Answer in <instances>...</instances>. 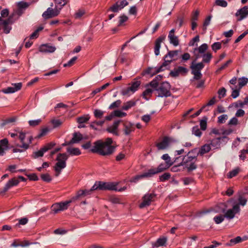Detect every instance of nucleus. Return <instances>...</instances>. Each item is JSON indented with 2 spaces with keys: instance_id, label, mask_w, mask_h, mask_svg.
I'll list each match as a JSON object with an SVG mask.
<instances>
[{
  "instance_id": "41",
  "label": "nucleus",
  "mask_w": 248,
  "mask_h": 248,
  "mask_svg": "<svg viewBox=\"0 0 248 248\" xmlns=\"http://www.w3.org/2000/svg\"><path fill=\"white\" fill-rule=\"evenodd\" d=\"M242 241V239L240 236H237L235 238L231 239L228 243V245L232 246L241 242Z\"/></svg>"
},
{
  "instance_id": "31",
  "label": "nucleus",
  "mask_w": 248,
  "mask_h": 248,
  "mask_svg": "<svg viewBox=\"0 0 248 248\" xmlns=\"http://www.w3.org/2000/svg\"><path fill=\"white\" fill-rule=\"evenodd\" d=\"M219 139L217 138L212 140L209 144L210 146L212 147L214 149H219L220 148V141H219Z\"/></svg>"
},
{
  "instance_id": "1",
  "label": "nucleus",
  "mask_w": 248,
  "mask_h": 248,
  "mask_svg": "<svg viewBox=\"0 0 248 248\" xmlns=\"http://www.w3.org/2000/svg\"><path fill=\"white\" fill-rule=\"evenodd\" d=\"M115 148L114 146L104 144L101 140H99L94 143V145L90 151L93 153H98L103 156H108L114 152Z\"/></svg>"
},
{
  "instance_id": "45",
  "label": "nucleus",
  "mask_w": 248,
  "mask_h": 248,
  "mask_svg": "<svg viewBox=\"0 0 248 248\" xmlns=\"http://www.w3.org/2000/svg\"><path fill=\"white\" fill-rule=\"evenodd\" d=\"M49 131V129L47 127L43 128L41 130L40 133L35 138L40 139V138L46 135Z\"/></svg>"
},
{
  "instance_id": "7",
  "label": "nucleus",
  "mask_w": 248,
  "mask_h": 248,
  "mask_svg": "<svg viewBox=\"0 0 248 248\" xmlns=\"http://www.w3.org/2000/svg\"><path fill=\"white\" fill-rule=\"evenodd\" d=\"M171 86L170 84L167 81L162 82L160 86L158 87L156 91L158 92V97H167L171 95V93L170 91Z\"/></svg>"
},
{
  "instance_id": "24",
  "label": "nucleus",
  "mask_w": 248,
  "mask_h": 248,
  "mask_svg": "<svg viewBox=\"0 0 248 248\" xmlns=\"http://www.w3.org/2000/svg\"><path fill=\"white\" fill-rule=\"evenodd\" d=\"M158 67H149L146 69L144 70L141 73L142 76L145 75H150L151 77L156 75V74L160 72L161 71H158Z\"/></svg>"
},
{
  "instance_id": "27",
  "label": "nucleus",
  "mask_w": 248,
  "mask_h": 248,
  "mask_svg": "<svg viewBox=\"0 0 248 248\" xmlns=\"http://www.w3.org/2000/svg\"><path fill=\"white\" fill-rule=\"evenodd\" d=\"M56 48L55 46H49L47 44L42 45L39 48L40 52L52 53L55 51Z\"/></svg>"
},
{
  "instance_id": "42",
  "label": "nucleus",
  "mask_w": 248,
  "mask_h": 248,
  "mask_svg": "<svg viewBox=\"0 0 248 248\" xmlns=\"http://www.w3.org/2000/svg\"><path fill=\"white\" fill-rule=\"evenodd\" d=\"M239 170L240 169L238 168L232 170L228 173L227 177L228 178H232L233 177L236 176L237 174L239 173Z\"/></svg>"
},
{
  "instance_id": "12",
  "label": "nucleus",
  "mask_w": 248,
  "mask_h": 248,
  "mask_svg": "<svg viewBox=\"0 0 248 248\" xmlns=\"http://www.w3.org/2000/svg\"><path fill=\"white\" fill-rule=\"evenodd\" d=\"M60 13V10L57 8L54 9L49 7L47 9L42 15V16L44 19H48L57 16Z\"/></svg>"
},
{
  "instance_id": "61",
  "label": "nucleus",
  "mask_w": 248,
  "mask_h": 248,
  "mask_svg": "<svg viewBox=\"0 0 248 248\" xmlns=\"http://www.w3.org/2000/svg\"><path fill=\"white\" fill-rule=\"evenodd\" d=\"M41 122H42V120L40 119L34 120H30L29 121V124L30 126H32V127H34V126H36L39 125L41 123Z\"/></svg>"
},
{
  "instance_id": "16",
  "label": "nucleus",
  "mask_w": 248,
  "mask_h": 248,
  "mask_svg": "<svg viewBox=\"0 0 248 248\" xmlns=\"http://www.w3.org/2000/svg\"><path fill=\"white\" fill-rule=\"evenodd\" d=\"M26 138V133L23 132H20L18 135V139H19L21 144H15V146L21 148H23L24 150H27L29 148V144L26 143L24 140Z\"/></svg>"
},
{
  "instance_id": "43",
  "label": "nucleus",
  "mask_w": 248,
  "mask_h": 248,
  "mask_svg": "<svg viewBox=\"0 0 248 248\" xmlns=\"http://www.w3.org/2000/svg\"><path fill=\"white\" fill-rule=\"evenodd\" d=\"M207 120L206 117H203L202 119L200 121V127L201 130H205L207 128Z\"/></svg>"
},
{
  "instance_id": "23",
  "label": "nucleus",
  "mask_w": 248,
  "mask_h": 248,
  "mask_svg": "<svg viewBox=\"0 0 248 248\" xmlns=\"http://www.w3.org/2000/svg\"><path fill=\"white\" fill-rule=\"evenodd\" d=\"M140 78L138 77L134 79L133 81H132L129 84L130 86H129V89L131 90V92L132 93H135L137 91L139 88L140 87L141 84V81L140 80H138V79H140Z\"/></svg>"
},
{
  "instance_id": "64",
  "label": "nucleus",
  "mask_w": 248,
  "mask_h": 248,
  "mask_svg": "<svg viewBox=\"0 0 248 248\" xmlns=\"http://www.w3.org/2000/svg\"><path fill=\"white\" fill-rule=\"evenodd\" d=\"M212 49L215 52L220 49L221 47V44L220 42H215L212 46Z\"/></svg>"
},
{
  "instance_id": "19",
  "label": "nucleus",
  "mask_w": 248,
  "mask_h": 248,
  "mask_svg": "<svg viewBox=\"0 0 248 248\" xmlns=\"http://www.w3.org/2000/svg\"><path fill=\"white\" fill-rule=\"evenodd\" d=\"M165 39V36H160L155 40V42L154 52L156 56L159 55L161 44Z\"/></svg>"
},
{
  "instance_id": "33",
  "label": "nucleus",
  "mask_w": 248,
  "mask_h": 248,
  "mask_svg": "<svg viewBox=\"0 0 248 248\" xmlns=\"http://www.w3.org/2000/svg\"><path fill=\"white\" fill-rule=\"evenodd\" d=\"M136 104V101L130 100L124 103L122 107V109L124 110H127L135 106Z\"/></svg>"
},
{
  "instance_id": "57",
  "label": "nucleus",
  "mask_w": 248,
  "mask_h": 248,
  "mask_svg": "<svg viewBox=\"0 0 248 248\" xmlns=\"http://www.w3.org/2000/svg\"><path fill=\"white\" fill-rule=\"evenodd\" d=\"M239 206L241 205L242 206H244L246 204L247 202V199L244 198L242 195H240L238 199Z\"/></svg>"
},
{
  "instance_id": "44",
  "label": "nucleus",
  "mask_w": 248,
  "mask_h": 248,
  "mask_svg": "<svg viewBox=\"0 0 248 248\" xmlns=\"http://www.w3.org/2000/svg\"><path fill=\"white\" fill-rule=\"evenodd\" d=\"M225 217L224 215H219L215 216L213 219L216 224H218L224 220Z\"/></svg>"
},
{
  "instance_id": "8",
  "label": "nucleus",
  "mask_w": 248,
  "mask_h": 248,
  "mask_svg": "<svg viewBox=\"0 0 248 248\" xmlns=\"http://www.w3.org/2000/svg\"><path fill=\"white\" fill-rule=\"evenodd\" d=\"M128 5V2L126 0H122L120 2L117 1L108 9V12L111 11L114 13H117Z\"/></svg>"
},
{
  "instance_id": "3",
  "label": "nucleus",
  "mask_w": 248,
  "mask_h": 248,
  "mask_svg": "<svg viewBox=\"0 0 248 248\" xmlns=\"http://www.w3.org/2000/svg\"><path fill=\"white\" fill-rule=\"evenodd\" d=\"M168 163H161L157 168H151L148 170L146 172L142 173L141 175L136 176L133 182H136L140 179L145 177H151L154 175L158 173L164 171L169 168L171 165L168 164Z\"/></svg>"
},
{
  "instance_id": "46",
  "label": "nucleus",
  "mask_w": 248,
  "mask_h": 248,
  "mask_svg": "<svg viewBox=\"0 0 248 248\" xmlns=\"http://www.w3.org/2000/svg\"><path fill=\"white\" fill-rule=\"evenodd\" d=\"M186 155H191L193 156H195L196 158L197 159L198 155H200V150L195 148L189 151Z\"/></svg>"
},
{
  "instance_id": "63",
  "label": "nucleus",
  "mask_w": 248,
  "mask_h": 248,
  "mask_svg": "<svg viewBox=\"0 0 248 248\" xmlns=\"http://www.w3.org/2000/svg\"><path fill=\"white\" fill-rule=\"evenodd\" d=\"M217 93L218 94L219 98L221 99L225 96L226 94V90L224 87H222L218 91Z\"/></svg>"
},
{
  "instance_id": "55",
  "label": "nucleus",
  "mask_w": 248,
  "mask_h": 248,
  "mask_svg": "<svg viewBox=\"0 0 248 248\" xmlns=\"http://www.w3.org/2000/svg\"><path fill=\"white\" fill-rule=\"evenodd\" d=\"M208 45L206 44H203L198 48H195V50H198L200 53H203L208 49Z\"/></svg>"
},
{
  "instance_id": "51",
  "label": "nucleus",
  "mask_w": 248,
  "mask_h": 248,
  "mask_svg": "<svg viewBox=\"0 0 248 248\" xmlns=\"http://www.w3.org/2000/svg\"><path fill=\"white\" fill-rule=\"evenodd\" d=\"M161 158L165 161V163H168V164L172 166L173 165V162L171 161L170 157L168 154H166L163 155L162 156Z\"/></svg>"
},
{
  "instance_id": "2",
  "label": "nucleus",
  "mask_w": 248,
  "mask_h": 248,
  "mask_svg": "<svg viewBox=\"0 0 248 248\" xmlns=\"http://www.w3.org/2000/svg\"><path fill=\"white\" fill-rule=\"evenodd\" d=\"M226 205L225 204L220 203L215 207L214 210L217 213H224L225 217L228 219H232L235 217V214L239 213L240 208L239 204H235L232 209L226 211Z\"/></svg>"
},
{
  "instance_id": "28",
  "label": "nucleus",
  "mask_w": 248,
  "mask_h": 248,
  "mask_svg": "<svg viewBox=\"0 0 248 248\" xmlns=\"http://www.w3.org/2000/svg\"><path fill=\"white\" fill-rule=\"evenodd\" d=\"M83 139V136L80 133L75 132L73 134V137L70 141L68 142V144H73L78 143Z\"/></svg>"
},
{
  "instance_id": "34",
  "label": "nucleus",
  "mask_w": 248,
  "mask_h": 248,
  "mask_svg": "<svg viewBox=\"0 0 248 248\" xmlns=\"http://www.w3.org/2000/svg\"><path fill=\"white\" fill-rule=\"evenodd\" d=\"M90 119L89 114H87L77 118V121L78 124H84L87 123Z\"/></svg>"
},
{
  "instance_id": "60",
  "label": "nucleus",
  "mask_w": 248,
  "mask_h": 248,
  "mask_svg": "<svg viewBox=\"0 0 248 248\" xmlns=\"http://www.w3.org/2000/svg\"><path fill=\"white\" fill-rule=\"evenodd\" d=\"M113 113L114 116L118 117H123L126 116V113L125 112H122L120 110H115L113 111Z\"/></svg>"
},
{
  "instance_id": "40",
  "label": "nucleus",
  "mask_w": 248,
  "mask_h": 248,
  "mask_svg": "<svg viewBox=\"0 0 248 248\" xmlns=\"http://www.w3.org/2000/svg\"><path fill=\"white\" fill-rule=\"evenodd\" d=\"M43 29V27H39L33 32H32L30 36L31 39L37 38L39 35V32Z\"/></svg>"
},
{
  "instance_id": "50",
  "label": "nucleus",
  "mask_w": 248,
  "mask_h": 248,
  "mask_svg": "<svg viewBox=\"0 0 248 248\" xmlns=\"http://www.w3.org/2000/svg\"><path fill=\"white\" fill-rule=\"evenodd\" d=\"M109 201L114 204L121 203L120 199L116 196H111L109 197Z\"/></svg>"
},
{
  "instance_id": "47",
  "label": "nucleus",
  "mask_w": 248,
  "mask_h": 248,
  "mask_svg": "<svg viewBox=\"0 0 248 248\" xmlns=\"http://www.w3.org/2000/svg\"><path fill=\"white\" fill-rule=\"evenodd\" d=\"M104 112L100 109H96L94 110L93 114L94 117L97 119L101 118L103 115Z\"/></svg>"
},
{
  "instance_id": "58",
  "label": "nucleus",
  "mask_w": 248,
  "mask_h": 248,
  "mask_svg": "<svg viewBox=\"0 0 248 248\" xmlns=\"http://www.w3.org/2000/svg\"><path fill=\"white\" fill-rule=\"evenodd\" d=\"M211 18L212 16L210 15L208 16L205 19L203 24V30L204 31H206L207 26L209 25Z\"/></svg>"
},
{
  "instance_id": "11",
  "label": "nucleus",
  "mask_w": 248,
  "mask_h": 248,
  "mask_svg": "<svg viewBox=\"0 0 248 248\" xmlns=\"http://www.w3.org/2000/svg\"><path fill=\"white\" fill-rule=\"evenodd\" d=\"M117 184L112 182H103L99 181V186L101 190L117 191Z\"/></svg>"
},
{
  "instance_id": "13",
  "label": "nucleus",
  "mask_w": 248,
  "mask_h": 248,
  "mask_svg": "<svg viewBox=\"0 0 248 248\" xmlns=\"http://www.w3.org/2000/svg\"><path fill=\"white\" fill-rule=\"evenodd\" d=\"M172 141V140L171 138L165 137L161 142L156 144V147L159 150H164L169 146Z\"/></svg>"
},
{
  "instance_id": "18",
  "label": "nucleus",
  "mask_w": 248,
  "mask_h": 248,
  "mask_svg": "<svg viewBox=\"0 0 248 248\" xmlns=\"http://www.w3.org/2000/svg\"><path fill=\"white\" fill-rule=\"evenodd\" d=\"M19 183V181L18 179H16V178H12V179L9 180V181L6 183L3 187V190L0 192V193L3 194L5 193L11 187L17 185Z\"/></svg>"
},
{
  "instance_id": "22",
  "label": "nucleus",
  "mask_w": 248,
  "mask_h": 248,
  "mask_svg": "<svg viewBox=\"0 0 248 248\" xmlns=\"http://www.w3.org/2000/svg\"><path fill=\"white\" fill-rule=\"evenodd\" d=\"M175 29H172L170 32L168 38L170 44L174 46H177L179 45V41L178 37L174 35Z\"/></svg>"
},
{
  "instance_id": "30",
  "label": "nucleus",
  "mask_w": 248,
  "mask_h": 248,
  "mask_svg": "<svg viewBox=\"0 0 248 248\" xmlns=\"http://www.w3.org/2000/svg\"><path fill=\"white\" fill-rule=\"evenodd\" d=\"M67 152L71 155H79L81 153L79 148L76 147H68Z\"/></svg>"
},
{
  "instance_id": "39",
  "label": "nucleus",
  "mask_w": 248,
  "mask_h": 248,
  "mask_svg": "<svg viewBox=\"0 0 248 248\" xmlns=\"http://www.w3.org/2000/svg\"><path fill=\"white\" fill-rule=\"evenodd\" d=\"M202 62L209 63L212 58V55L211 53L208 52L206 54H204L202 55Z\"/></svg>"
},
{
  "instance_id": "53",
  "label": "nucleus",
  "mask_w": 248,
  "mask_h": 248,
  "mask_svg": "<svg viewBox=\"0 0 248 248\" xmlns=\"http://www.w3.org/2000/svg\"><path fill=\"white\" fill-rule=\"evenodd\" d=\"M122 103V101L120 100H117L116 101L112 103L108 107L109 109H112L115 108H117L120 107Z\"/></svg>"
},
{
  "instance_id": "10",
  "label": "nucleus",
  "mask_w": 248,
  "mask_h": 248,
  "mask_svg": "<svg viewBox=\"0 0 248 248\" xmlns=\"http://www.w3.org/2000/svg\"><path fill=\"white\" fill-rule=\"evenodd\" d=\"M68 159V155L66 153H59L57 155L56 160L57 162L55 166L59 167L60 169H64L66 167V161Z\"/></svg>"
},
{
  "instance_id": "21",
  "label": "nucleus",
  "mask_w": 248,
  "mask_h": 248,
  "mask_svg": "<svg viewBox=\"0 0 248 248\" xmlns=\"http://www.w3.org/2000/svg\"><path fill=\"white\" fill-rule=\"evenodd\" d=\"M9 141L7 139L4 138L0 140V156H3L5 151L8 149Z\"/></svg>"
},
{
  "instance_id": "5",
  "label": "nucleus",
  "mask_w": 248,
  "mask_h": 248,
  "mask_svg": "<svg viewBox=\"0 0 248 248\" xmlns=\"http://www.w3.org/2000/svg\"><path fill=\"white\" fill-rule=\"evenodd\" d=\"M198 57V56H196L194 61L191 62L190 66L191 69V74L194 75L193 78L195 80H199L202 78V74L201 71L204 67L202 62L195 63Z\"/></svg>"
},
{
  "instance_id": "20",
  "label": "nucleus",
  "mask_w": 248,
  "mask_h": 248,
  "mask_svg": "<svg viewBox=\"0 0 248 248\" xmlns=\"http://www.w3.org/2000/svg\"><path fill=\"white\" fill-rule=\"evenodd\" d=\"M123 131L124 134L126 136L129 135L130 133L135 129L133 124L129 122H125L123 123Z\"/></svg>"
},
{
  "instance_id": "49",
  "label": "nucleus",
  "mask_w": 248,
  "mask_h": 248,
  "mask_svg": "<svg viewBox=\"0 0 248 248\" xmlns=\"http://www.w3.org/2000/svg\"><path fill=\"white\" fill-rule=\"evenodd\" d=\"M158 85L159 83L157 82L155 80L153 79L148 84H146V87L150 86L151 87H152L154 89V90L156 91V89H157L158 88Z\"/></svg>"
},
{
  "instance_id": "59",
  "label": "nucleus",
  "mask_w": 248,
  "mask_h": 248,
  "mask_svg": "<svg viewBox=\"0 0 248 248\" xmlns=\"http://www.w3.org/2000/svg\"><path fill=\"white\" fill-rule=\"evenodd\" d=\"M128 19V17L125 15H123L119 16V20L118 26H121L124 23L127 21Z\"/></svg>"
},
{
  "instance_id": "54",
  "label": "nucleus",
  "mask_w": 248,
  "mask_h": 248,
  "mask_svg": "<svg viewBox=\"0 0 248 248\" xmlns=\"http://www.w3.org/2000/svg\"><path fill=\"white\" fill-rule=\"evenodd\" d=\"M245 105L244 104V103H243V101H241V100H238V101L236 102H234L233 103H232L229 107H234L235 108H242L244 107V106Z\"/></svg>"
},
{
  "instance_id": "37",
  "label": "nucleus",
  "mask_w": 248,
  "mask_h": 248,
  "mask_svg": "<svg viewBox=\"0 0 248 248\" xmlns=\"http://www.w3.org/2000/svg\"><path fill=\"white\" fill-rule=\"evenodd\" d=\"M16 120V117H13L8 119H7L6 120H4L2 121L1 123L0 124V126L1 127H3L6 124L10 123H13L15 122Z\"/></svg>"
},
{
  "instance_id": "14",
  "label": "nucleus",
  "mask_w": 248,
  "mask_h": 248,
  "mask_svg": "<svg viewBox=\"0 0 248 248\" xmlns=\"http://www.w3.org/2000/svg\"><path fill=\"white\" fill-rule=\"evenodd\" d=\"M121 122V120L115 121V122H114L112 125L108 126L107 128V131L108 132V133H112L115 136H119V133L118 132V128Z\"/></svg>"
},
{
  "instance_id": "52",
  "label": "nucleus",
  "mask_w": 248,
  "mask_h": 248,
  "mask_svg": "<svg viewBox=\"0 0 248 248\" xmlns=\"http://www.w3.org/2000/svg\"><path fill=\"white\" fill-rule=\"evenodd\" d=\"M170 174L169 172L164 173L159 176V180L161 182H164L170 178Z\"/></svg>"
},
{
  "instance_id": "9",
  "label": "nucleus",
  "mask_w": 248,
  "mask_h": 248,
  "mask_svg": "<svg viewBox=\"0 0 248 248\" xmlns=\"http://www.w3.org/2000/svg\"><path fill=\"white\" fill-rule=\"evenodd\" d=\"M155 196L156 195L154 193H147L145 194L142 197V202L139 205L140 208H143L150 205Z\"/></svg>"
},
{
  "instance_id": "29",
  "label": "nucleus",
  "mask_w": 248,
  "mask_h": 248,
  "mask_svg": "<svg viewBox=\"0 0 248 248\" xmlns=\"http://www.w3.org/2000/svg\"><path fill=\"white\" fill-rule=\"evenodd\" d=\"M176 59H174V60L168 59V58L167 59H165L164 58V62L158 67V70H158V71H161L162 72V71H164L165 69H168V68L167 67L169 66V65L171 63V62L173 61H174Z\"/></svg>"
},
{
  "instance_id": "25",
  "label": "nucleus",
  "mask_w": 248,
  "mask_h": 248,
  "mask_svg": "<svg viewBox=\"0 0 248 248\" xmlns=\"http://www.w3.org/2000/svg\"><path fill=\"white\" fill-rule=\"evenodd\" d=\"M167 241V237H160L157 239L155 242H153L152 243V248H158L159 247L165 246Z\"/></svg>"
},
{
  "instance_id": "48",
  "label": "nucleus",
  "mask_w": 248,
  "mask_h": 248,
  "mask_svg": "<svg viewBox=\"0 0 248 248\" xmlns=\"http://www.w3.org/2000/svg\"><path fill=\"white\" fill-rule=\"evenodd\" d=\"M177 69L179 75L181 74L182 75L185 76L188 72V70L187 68L181 66H178Z\"/></svg>"
},
{
  "instance_id": "38",
  "label": "nucleus",
  "mask_w": 248,
  "mask_h": 248,
  "mask_svg": "<svg viewBox=\"0 0 248 248\" xmlns=\"http://www.w3.org/2000/svg\"><path fill=\"white\" fill-rule=\"evenodd\" d=\"M192 133L193 134L198 137H201L202 135V132L199 128L198 125L195 126L192 128Z\"/></svg>"
},
{
  "instance_id": "62",
  "label": "nucleus",
  "mask_w": 248,
  "mask_h": 248,
  "mask_svg": "<svg viewBox=\"0 0 248 248\" xmlns=\"http://www.w3.org/2000/svg\"><path fill=\"white\" fill-rule=\"evenodd\" d=\"M41 178L43 181L46 182H50L52 180L51 176L48 173L42 174Z\"/></svg>"
},
{
  "instance_id": "35",
  "label": "nucleus",
  "mask_w": 248,
  "mask_h": 248,
  "mask_svg": "<svg viewBox=\"0 0 248 248\" xmlns=\"http://www.w3.org/2000/svg\"><path fill=\"white\" fill-rule=\"evenodd\" d=\"M178 52L179 50H178L169 51L167 54L164 56V58L167 59L170 58V59L173 60L172 59L174 57L178 55Z\"/></svg>"
},
{
  "instance_id": "56",
  "label": "nucleus",
  "mask_w": 248,
  "mask_h": 248,
  "mask_svg": "<svg viewBox=\"0 0 248 248\" xmlns=\"http://www.w3.org/2000/svg\"><path fill=\"white\" fill-rule=\"evenodd\" d=\"M53 124V128H57L59 127L62 124V122L59 119H53L51 121Z\"/></svg>"
},
{
  "instance_id": "32",
  "label": "nucleus",
  "mask_w": 248,
  "mask_h": 248,
  "mask_svg": "<svg viewBox=\"0 0 248 248\" xmlns=\"http://www.w3.org/2000/svg\"><path fill=\"white\" fill-rule=\"evenodd\" d=\"M211 149V147L210 145L209 144H205L202 146L200 148V155H203L204 154L208 153Z\"/></svg>"
},
{
  "instance_id": "15",
  "label": "nucleus",
  "mask_w": 248,
  "mask_h": 248,
  "mask_svg": "<svg viewBox=\"0 0 248 248\" xmlns=\"http://www.w3.org/2000/svg\"><path fill=\"white\" fill-rule=\"evenodd\" d=\"M14 87H9L2 90V92L5 93H14L21 89L22 83L21 82L12 84Z\"/></svg>"
},
{
  "instance_id": "36",
  "label": "nucleus",
  "mask_w": 248,
  "mask_h": 248,
  "mask_svg": "<svg viewBox=\"0 0 248 248\" xmlns=\"http://www.w3.org/2000/svg\"><path fill=\"white\" fill-rule=\"evenodd\" d=\"M248 82V78L246 77H242L238 78V85L239 89L245 86Z\"/></svg>"
},
{
  "instance_id": "6",
  "label": "nucleus",
  "mask_w": 248,
  "mask_h": 248,
  "mask_svg": "<svg viewBox=\"0 0 248 248\" xmlns=\"http://www.w3.org/2000/svg\"><path fill=\"white\" fill-rule=\"evenodd\" d=\"M75 201H76V200L73 199V197L70 200L54 203L51 206V210L54 214H57L60 211L66 210L68 208L70 204Z\"/></svg>"
},
{
  "instance_id": "26",
  "label": "nucleus",
  "mask_w": 248,
  "mask_h": 248,
  "mask_svg": "<svg viewBox=\"0 0 248 248\" xmlns=\"http://www.w3.org/2000/svg\"><path fill=\"white\" fill-rule=\"evenodd\" d=\"M91 193L90 189L79 190L77 192L76 195L73 196V199L77 201L82 197L90 195Z\"/></svg>"
},
{
  "instance_id": "4",
  "label": "nucleus",
  "mask_w": 248,
  "mask_h": 248,
  "mask_svg": "<svg viewBox=\"0 0 248 248\" xmlns=\"http://www.w3.org/2000/svg\"><path fill=\"white\" fill-rule=\"evenodd\" d=\"M197 159L195 156H193L191 155H186L183 156L182 161L180 163L179 166H185L187 172H190L197 168Z\"/></svg>"
},
{
  "instance_id": "17",
  "label": "nucleus",
  "mask_w": 248,
  "mask_h": 248,
  "mask_svg": "<svg viewBox=\"0 0 248 248\" xmlns=\"http://www.w3.org/2000/svg\"><path fill=\"white\" fill-rule=\"evenodd\" d=\"M248 15V7L245 6L243 8L239 9L235 13L236 16H239L237 21H241Z\"/></svg>"
}]
</instances>
